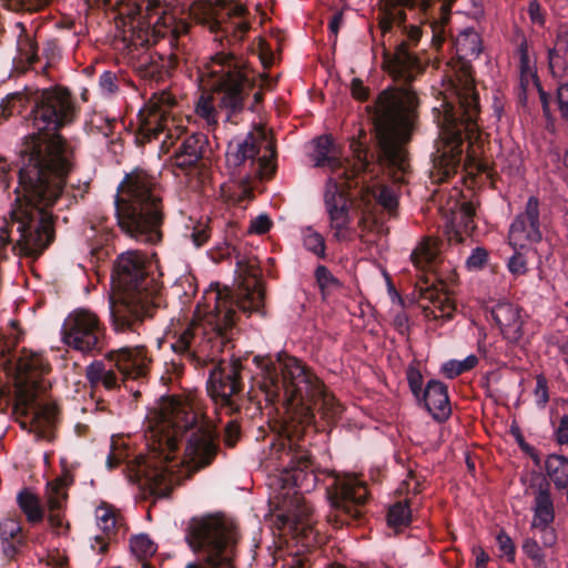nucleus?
<instances>
[{
  "label": "nucleus",
  "instance_id": "393cba45",
  "mask_svg": "<svg viewBox=\"0 0 568 568\" xmlns=\"http://www.w3.org/2000/svg\"><path fill=\"white\" fill-rule=\"evenodd\" d=\"M531 487H536L534 505L531 508V526H546L554 524L556 515L550 483L547 478L542 477L537 485L531 484Z\"/></svg>",
  "mask_w": 568,
  "mask_h": 568
},
{
  "label": "nucleus",
  "instance_id": "c85d7f7f",
  "mask_svg": "<svg viewBox=\"0 0 568 568\" xmlns=\"http://www.w3.org/2000/svg\"><path fill=\"white\" fill-rule=\"evenodd\" d=\"M16 28L19 30L17 37L18 54L14 58L16 65L17 68H21L22 71L29 68L36 70V64L40 62L38 43L33 36L28 32L23 23L18 22Z\"/></svg>",
  "mask_w": 568,
  "mask_h": 568
},
{
  "label": "nucleus",
  "instance_id": "aec40b11",
  "mask_svg": "<svg viewBox=\"0 0 568 568\" xmlns=\"http://www.w3.org/2000/svg\"><path fill=\"white\" fill-rule=\"evenodd\" d=\"M264 140V133H247L244 138H235L227 144L226 163L229 168H239L246 161L252 164L257 163V170L266 168L268 160L266 156H260L261 144Z\"/></svg>",
  "mask_w": 568,
  "mask_h": 568
},
{
  "label": "nucleus",
  "instance_id": "3c124183",
  "mask_svg": "<svg viewBox=\"0 0 568 568\" xmlns=\"http://www.w3.org/2000/svg\"><path fill=\"white\" fill-rule=\"evenodd\" d=\"M130 547L132 551L139 556H150L156 551L155 544L149 538L148 535L133 536L130 539Z\"/></svg>",
  "mask_w": 568,
  "mask_h": 568
},
{
  "label": "nucleus",
  "instance_id": "0e129e2a",
  "mask_svg": "<svg viewBox=\"0 0 568 568\" xmlns=\"http://www.w3.org/2000/svg\"><path fill=\"white\" fill-rule=\"evenodd\" d=\"M556 100L561 118L568 122V82L558 85Z\"/></svg>",
  "mask_w": 568,
  "mask_h": 568
},
{
  "label": "nucleus",
  "instance_id": "e2e57ef3",
  "mask_svg": "<svg viewBox=\"0 0 568 568\" xmlns=\"http://www.w3.org/2000/svg\"><path fill=\"white\" fill-rule=\"evenodd\" d=\"M536 404L539 407H545L549 400L547 379L542 375H538L535 388Z\"/></svg>",
  "mask_w": 568,
  "mask_h": 568
},
{
  "label": "nucleus",
  "instance_id": "5fc2aeb1",
  "mask_svg": "<svg viewBox=\"0 0 568 568\" xmlns=\"http://www.w3.org/2000/svg\"><path fill=\"white\" fill-rule=\"evenodd\" d=\"M488 251L485 247L477 246L471 250L470 255L466 258L465 266L468 271L483 270L488 262Z\"/></svg>",
  "mask_w": 568,
  "mask_h": 568
},
{
  "label": "nucleus",
  "instance_id": "b1692460",
  "mask_svg": "<svg viewBox=\"0 0 568 568\" xmlns=\"http://www.w3.org/2000/svg\"><path fill=\"white\" fill-rule=\"evenodd\" d=\"M95 516L102 535L94 537L92 549L98 554H104L108 550L109 541L116 538L123 527L122 517L114 507L109 505L98 507Z\"/></svg>",
  "mask_w": 568,
  "mask_h": 568
},
{
  "label": "nucleus",
  "instance_id": "de8ad7c7",
  "mask_svg": "<svg viewBox=\"0 0 568 568\" xmlns=\"http://www.w3.org/2000/svg\"><path fill=\"white\" fill-rule=\"evenodd\" d=\"M303 244L307 251L314 253L321 258H325V240L320 233L308 229L304 233Z\"/></svg>",
  "mask_w": 568,
  "mask_h": 568
},
{
  "label": "nucleus",
  "instance_id": "69168bd1",
  "mask_svg": "<svg viewBox=\"0 0 568 568\" xmlns=\"http://www.w3.org/2000/svg\"><path fill=\"white\" fill-rule=\"evenodd\" d=\"M272 220L266 214H261L253 219L250 224V232L255 234H265L267 233L272 227Z\"/></svg>",
  "mask_w": 568,
  "mask_h": 568
},
{
  "label": "nucleus",
  "instance_id": "79ce46f5",
  "mask_svg": "<svg viewBox=\"0 0 568 568\" xmlns=\"http://www.w3.org/2000/svg\"><path fill=\"white\" fill-rule=\"evenodd\" d=\"M455 1L456 0H432L429 18H432L435 23L445 26L450 19L452 7Z\"/></svg>",
  "mask_w": 568,
  "mask_h": 568
},
{
  "label": "nucleus",
  "instance_id": "4468645a",
  "mask_svg": "<svg viewBox=\"0 0 568 568\" xmlns=\"http://www.w3.org/2000/svg\"><path fill=\"white\" fill-rule=\"evenodd\" d=\"M357 175L348 176V179L336 180L329 178L326 182L324 193L325 211L329 219V226L334 231V237L337 241H346L349 237L352 224L351 209L353 201L348 194V189Z\"/></svg>",
  "mask_w": 568,
  "mask_h": 568
},
{
  "label": "nucleus",
  "instance_id": "4c0bfd02",
  "mask_svg": "<svg viewBox=\"0 0 568 568\" xmlns=\"http://www.w3.org/2000/svg\"><path fill=\"white\" fill-rule=\"evenodd\" d=\"M414 266L419 271H426L433 267L437 252L428 242L419 244L410 254Z\"/></svg>",
  "mask_w": 568,
  "mask_h": 568
},
{
  "label": "nucleus",
  "instance_id": "58836bf2",
  "mask_svg": "<svg viewBox=\"0 0 568 568\" xmlns=\"http://www.w3.org/2000/svg\"><path fill=\"white\" fill-rule=\"evenodd\" d=\"M314 276L323 298H326L331 292L342 287L341 281L325 265H318L315 268Z\"/></svg>",
  "mask_w": 568,
  "mask_h": 568
},
{
  "label": "nucleus",
  "instance_id": "c9c22d12",
  "mask_svg": "<svg viewBox=\"0 0 568 568\" xmlns=\"http://www.w3.org/2000/svg\"><path fill=\"white\" fill-rule=\"evenodd\" d=\"M412 510L408 500H399L389 506L387 511V524L394 529H402L409 526Z\"/></svg>",
  "mask_w": 568,
  "mask_h": 568
},
{
  "label": "nucleus",
  "instance_id": "dca6fc26",
  "mask_svg": "<svg viewBox=\"0 0 568 568\" xmlns=\"http://www.w3.org/2000/svg\"><path fill=\"white\" fill-rule=\"evenodd\" d=\"M51 371L49 362L41 355L23 352L18 359L16 377V398L18 405L30 407L36 403L42 388L41 377Z\"/></svg>",
  "mask_w": 568,
  "mask_h": 568
},
{
  "label": "nucleus",
  "instance_id": "423d86ee",
  "mask_svg": "<svg viewBox=\"0 0 568 568\" xmlns=\"http://www.w3.org/2000/svg\"><path fill=\"white\" fill-rule=\"evenodd\" d=\"M163 28L139 20L125 31L123 41L130 65L148 84H158L169 79L178 69L184 54L181 37L189 32V23L164 16Z\"/></svg>",
  "mask_w": 568,
  "mask_h": 568
},
{
  "label": "nucleus",
  "instance_id": "f8f14e48",
  "mask_svg": "<svg viewBox=\"0 0 568 568\" xmlns=\"http://www.w3.org/2000/svg\"><path fill=\"white\" fill-rule=\"evenodd\" d=\"M246 357L232 354L230 362L220 359L210 371L206 390L216 407L234 415L241 410V394L244 388L242 372Z\"/></svg>",
  "mask_w": 568,
  "mask_h": 568
},
{
  "label": "nucleus",
  "instance_id": "f3484780",
  "mask_svg": "<svg viewBox=\"0 0 568 568\" xmlns=\"http://www.w3.org/2000/svg\"><path fill=\"white\" fill-rule=\"evenodd\" d=\"M314 161L316 168H329L336 180L348 179L352 175H358L361 172L368 170L371 164L368 160V151L358 146L356 150L357 164L353 170H348L334 153V140L329 135H321L314 140Z\"/></svg>",
  "mask_w": 568,
  "mask_h": 568
},
{
  "label": "nucleus",
  "instance_id": "ddd939ff",
  "mask_svg": "<svg viewBox=\"0 0 568 568\" xmlns=\"http://www.w3.org/2000/svg\"><path fill=\"white\" fill-rule=\"evenodd\" d=\"M62 341L84 354H100L106 345L105 327L99 317L83 308L70 313L62 325Z\"/></svg>",
  "mask_w": 568,
  "mask_h": 568
},
{
  "label": "nucleus",
  "instance_id": "c756f323",
  "mask_svg": "<svg viewBox=\"0 0 568 568\" xmlns=\"http://www.w3.org/2000/svg\"><path fill=\"white\" fill-rule=\"evenodd\" d=\"M113 364L110 367L103 361H94L85 368V378L88 379L92 389L103 386L106 390H115L120 388L122 379L121 374L113 369Z\"/></svg>",
  "mask_w": 568,
  "mask_h": 568
},
{
  "label": "nucleus",
  "instance_id": "bf43d9fd",
  "mask_svg": "<svg viewBox=\"0 0 568 568\" xmlns=\"http://www.w3.org/2000/svg\"><path fill=\"white\" fill-rule=\"evenodd\" d=\"M190 237L195 247H201L205 245L211 237V229L206 223L200 222L194 225Z\"/></svg>",
  "mask_w": 568,
  "mask_h": 568
},
{
  "label": "nucleus",
  "instance_id": "473e14b6",
  "mask_svg": "<svg viewBox=\"0 0 568 568\" xmlns=\"http://www.w3.org/2000/svg\"><path fill=\"white\" fill-rule=\"evenodd\" d=\"M135 9L136 14L141 18H151L154 13L156 20L151 26H159L163 28V17L173 16L179 20L174 12L170 11V6L174 0H130Z\"/></svg>",
  "mask_w": 568,
  "mask_h": 568
},
{
  "label": "nucleus",
  "instance_id": "603ef678",
  "mask_svg": "<svg viewBox=\"0 0 568 568\" xmlns=\"http://www.w3.org/2000/svg\"><path fill=\"white\" fill-rule=\"evenodd\" d=\"M476 213V207L473 202L464 201L459 204V211L454 217L456 221L459 220V223L463 225L465 232H469L474 230V216Z\"/></svg>",
  "mask_w": 568,
  "mask_h": 568
},
{
  "label": "nucleus",
  "instance_id": "13d9d810",
  "mask_svg": "<svg viewBox=\"0 0 568 568\" xmlns=\"http://www.w3.org/2000/svg\"><path fill=\"white\" fill-rule=\"evenodd\" d=\"M406 377L408 382V386L413 395L417 400H420V395L423 394V375L418 368L410 365L406 371Z\"/></svg>",
  "mask_w": 568,
  "mask_h": 568
},
{
  "label": "nucleus",
  "instance_id": "f257e3e1",
  "mask_svg": "<svg viewBox=\"0 0 568 568\" xmlns=\"http://www.w3.org/2000/svg\"><path fill=\"white\" fill-rule=\"evenodd\" d=\"M253 362L260 369L261 387L270 398H280L288 409L298 410V420L292 418L285 423L283 432L272 443L268 463L280 473L283 496H290L288 509L302 523L312 516L313 508L303 497L318 484L325 485L331 510L327 521L334 528L361 525L365 518V505L368 490L364 481L355 476H341L334 470L316 466L310 453V443L305 438L307 427L321 414L326 422H334L343 412L342 405L327 392L323 382L296 357L278 355L273 362L270 357L254 356Z\"/></svg>",
  "mask_w": 568,
  "mask_h": 568
},
{
  "label": "nucleus",
  "instance_id": "a18cd8bd",
  "mask_svg": "<svg viewBox=\"0 0 568 568\" xmlns=\"http://www.w3.org/2000/svg\"><path fill=\"white\" fill-rule=\"evenodd\" d=\"M0 538L2 541L18 540V544H23L24 536L20 523L12 518H8L1 521Z\"/></svg>",
  "mask_w": 568,
  "mask_h": 568
},
{
  "label": "nucleus",
  "instance_id": "39448f33",
  "mask_svg": "<svg viewBox=\"0 0 568 568\" xmlns=\"http://www.w3.org/2000/svg\"><path fill=\"white\" fill-rule=\"evenodd\" d=\"M191 432L186 442L185 457L193 470H200L213 463L219 452V436L211 420L193 404L178 395L162 396L159 405L154 436L160 455L166 462L178 450L179 442Z\"/></svg>",
  "mask_w": 568,
  "mask_h": 568
},
{
  "label": "nucleus",
  "instance_id": "8fccbe9b",
  "mask_svg": "<svg viewBox=\"0 0 568 568\" xmlns=\"http://www.w3.org/2000/svg\"><path fill=\"white\" fill-rule=\"evenodd\" d=\"M42 57L47 62L41 67V71L47 73L48 69L61 58V47L58 39L51 38L43 43Z\"/></svg>",
  "mask_w": 568,
  "mask_h": 568
},
{
  "label": "nucleus",
  "instance_id": "49530a36",
  "mask_svg": "<svg viewBox=\"0 0 568 568\" xmlns=\"http://www.w3.org/2000/svg\"><path fill=\"white\" fill-rule=\"evenodd\" d=\"M47 499L49 510H63L68 499L67 490L57 484H47Z\"/></svg>",
  "mask_w": 568,
  "mask_h": 568
},
{
  "label": "nucleus",
  "instance_id": "72a5a7b5",
  "mask_svg": "<svg viewBox=\"0 0 568 568\" xmlns=\"http://www.w3.org/2000/svg\"><path fill=\"white\" fill-rule=\"evenodd\" d=\"M547 476L557 489L568 487V458L562 455L550 454L545 462Z\"/></svg>",
  "mask_w": 568,
  "mask_h": 568
},
{
  "label": "nucleus",
  "instance_id": "20e7f679",
  "mask_svg": "<svg viewBox=\"0 0 568 568\" xmlns=\"http://www.w3.org/2000/svg\"><path fill=\"white\" fill-rule=\"evenodd\" d=\"M479 94L474 80L468 75L454 84L450 94L433 108L439 134L436 152L432 154V174L438 182H445L457 173L466 150L465 144L469 149L479 141Z\"/></svg>",
  "mask_w": 568,
  "mask_h": 568
},
{
  "label": "nucleus",
  "instance_id": "09e8293b",
  "mask_svg": "<svg viewBox=\"0 0 568 568\" xmlns=\"http://www.w3.org/2000/svg\"><path fill=\"white\" fill-rule=\"evenodd\" d=\"M14 409L16 410H23V414L27 415L29 409H34L37 415L39 417H42L48 423H51L54 420L57 414H58V407L54 404H40L38 403V398L36 399V403L30 407H24L22 405H18V402L14 403Z\"/></svg>",
  "mask_w": 568,
  "mask_h": 568
},
{
  "label": "nucleus",
  "instance_id": "052dcab7",
  "mask_svg": "<svg viewBox=\"0 0 568 568\" xmlns=\"http://www.w3.org/2000/svg\"><path fill=\"white\" fill-rule=\"evenodd\" d=\"M48 520L57 534H65L70 529L69 523L63 520V510H49Z\"/></svg>",
  "mask_w": 568,
  "mask_h": 568
},
{
  "label": "nucleus",
  "instance_id": "9d476101",
  "mask_svg": "<svg viewBox=\"0 0 568 568\" xmlns=\"http://www.w3.org/2000/svg\"><path fill=\"white\" fill-rule=\"evenodd\" d=\"M189 546L199 557L186 568H234L236 527L219 518H205L192 524L185 536Z\"/></svg>",
  "mask_w": 568,
  "mask_h": 568
},
{
  "label": "nucleus",
  "instance_id": "6ab92c4d",
  "mask_svg": "<svg viewBox=\"0 0 568 568\" xmlns=\"http://www.w3.org/2000/svg\"><path fill=\"white\" fill-rule=\"evenodd\" d=\"M542 239L539 221V200L530 196L525 211L519 213L509 229V240L514 245L525 246V243H538Z\"/></svg>",
  "mask_w": 568,
  "mask_h": 568
},
{
  "label": "nucleus",
  "instance_id": "1a4fd4ad",
  "mask_svg": "<svg viewBox=\"0 0 568 568\" xmlns=\"http://www.w3.org/2000/svg\"><path fill=\"white\" fill-rule=\"evenodd\" d=\"M118 225L131 239L144 244L162 241L165 219L162 189L153 175L143 170L126 173L114 195Z\"/></svg>",
  "mask_w": 568,
  "mask_h": 568
},
{
  "label": "nucleus",
  "instance_id": "a19ab883",
  "mask_svg": "<svg viewBox=\"0 0 568 568\" xmlns=\"http://www.w3.org/2000/svg\"><path fill=\"white\" fill-rule=\"evenodd\" d=\"M239 308L244 313L264 314V293L261 290L247 291L244 298L237 302Z\"/></svg>",
  "mask_w": 568,
  "mask_h": 568
},
{
  "label": "nucleus",
  "instance_id": "bb28decb",
  "mask_svg": "<svg viewBox=\"0 0 568 568\" xmlns=\"http://www.w3.org/2000/svg\"><path fill=\"white\" fill-rule=\"evenodd\" d=\"M419 297L422 300H428L433 307L424 306L423 314L426 318L433 321H450L455 313V305L449 297L439 293L430 284L427 287L419 288Z\"/></svg>",
  "mask_w": 568,
  "mask_h": 568
},
{
  "label": "nucleus",
  "instance_id": "a878e982",
  "mask_svg": "<svg viewBox=\"0 0 568 568\" xmlns=\"http://www.w3.org/2000/svg\"><path fill=\"white\" fill-rule=\"evenodd\" d=\"M132 477L135 480L145 479L151 494L158 497H168L171 487L166 484V476L163 470L154 469L151 471L150 466L144 456L135 457L131 466Z\"/></svg>",
  "mask_w": 568,
  "mask_h": 568
},
{
  "label": "nucleus",
  "instance_id": "a211bd4d",
  "mask_svg": "<svg viewBox=\"0 0 568 568\" xmlns=\"http://www.w3.org/2000/svg\"><path fill=\"white\" fill-rule=\"evenodd\" d=\"M105 359L119 371L123 381L146 377L152 358L144 346H124L106 353Z\"/></svg>",
  "mask_w": 568,
  "mask_h": 568
},
{
  "label": "nucleus",
  "instance_id": "774afa93",
  "mask_svg": "<svg viewBox=\"0 0 568 568\" xmlns=\"http://www.w3.org/2000/svg\"><path fill=\"white\" fill-rule=\"evenodd\" d=\"M552 49H558L562 53L568 52V26L566 23H560L557 27L555 47Z\"/></svg>",
  "mask_w": 568,
  "mask_h": 568
},
{
  "label": "nucleus",
  "instance_id": "37998d69",
  "mask_svg": "<svg viewBox=\"0 0 568 568\" xmlns=\"http://www.w3.org/2000/svg\"><path fill=\"white\" fill-rule=\"evenodd\" d=\"M523 552L529 558L535 568H547L542 548L534 538H526L521 546Z\"/></svg>",
  "mask_w": 568,
  "mask_h": 568
},
{
  "label": "nucleus",
  "instance_id": "680f3d73",
  "mask_svg": "<svg viewBox=\"0 0 568 568\" xmlns=\"http://www.w3.org/2000/svg\"><path fill=\"white\" fill-rule=\"evenodd\" d=\"M241 437L240 424L232 419L225 425L224 429V442L229 447H234Z\"/></svg>",
  "mask_w": 568,
  "mask_h": 568
},
{
  "label": "nucleus",
  "instance_id": "5701e85b",
  "mask_svg": "<svg viewBox=\"0 0 568 568\" xmlns=\"http://www.w3.org/2000/svg\"><path fill=\"white\" fill-rule=\"evenodd\" d=\"M494 322L499 327L504 338L517 344L523 337V321L516 305L508 302H499L490 310Z\"/></svg>",
  "mask_w": 568,
  "mask_h": 568
},
{
  "label": "nucleus",
  "instance_id": "7c9ffc66",
  "mask_svg": "<svg viewBox=\"0 0 568 568\" xmlns=\"http://www.w3.org/2000/svg\"><path fill=\"white\" fill-rule=\"evenodd\" d=\"M209 256L214 263L235 257L236 273L243 276L255 277V264L242 257L237 247L227 241L212 247L209 251Z\"/></svg>",
  "mask_w": 568,
  "mask_h": 568
},
{
  "label": "nucleus",
  "instance_id": "0eeeda50",
  "mask_svg": "<svg viewBox=\"0 0 568 568\" xmlns=\"http://www.w3.org/2000/svg\"><path fill=\"white\" fill-rule=\"evenodd\" d=\"M112 281L121 291L119 303L111 305L113 329L139 334L143 322L163 306L162 285L150 274L145 256L138 251L118 256Z\"/></svg>",
  "mask_w": 568,
  "mask_h": 568
},
{
  "label": "nucleus",
  "instance_id": "6e6552de",
  "mask_svg": "<svg viewBox=\"0 0 568 568\" xmlns=\"http://www.w3.org/2000/svg\"><path fill=\"white\" fill-rule=\"evenodd\" d=\"M205 303L197 304L195 314L205 322L192 321L176 333L171 344L172 351L195 368L213 363L225 349L233 348L235 310L229 306L220 291H210L204 295Z\"/></svg>",
  "mask_w": 568,
  "mask_h": 568
},
{
  "label": "nucleus",
  "instance_id": "f03ea898",
  "mask_svg": "<svg viewBox=\"0 0 568 568\" xmlns=\"http://www.w3.org/2000/svg\"><path fill=\"white\" fill-rule=\"evenodd\" d=\"M78 112L75 99L67 88L34 89L32 109L23 118L38 133L24 139L10 230L0 231L1 245L11 244L18 256L37 261L55 240L57 217L50 207L62 196L77 201L88 192V183L67 185L73 170V152L58 133L75 121Z\"/></svg>",
  "mask_w": 568,
  "mask_h": 568
},
{
  "label": "nucleus",
  "instance_id": "864d4df0",
  "mask_svg": "<svg viewBox=\"0 0 568 568\" xmlns=\"http://www.w3.org/2000/svg\"><path fill=\"white\" fill-rule=\"evenodd\" d=\"M196 113L206 121L210 128H214L217 124L219 112L211 100L202 97L196 104Z\"/></svg>",
  "mask_w": 568,
  "mask_h": 568
},
{
  "label": "nucleus",
  "instance_id": "4d7b16f0",
  "mask_svg": "<svg viewBox=\"0 0 568 568\" xmlns=\"http://www.w3.org/2000/svg\"><path fill=\"white\" fill-rule=\"evenodd\" d=\"M496 542L500 554L506 557L507 561L514 562L516 547L510 536L506 531L500 530L496 536Z\"/></svg>",
  "mask_w": 568,
  "mask_h": 568
},
{
  "label": "nucleus",
  "instance_id": "cd10ccee",
  "mask_svg": "<svg viewBox=\"0 0 568 568\" xmlns=\"http://www.w3.org/2000/svg\"><path fill=\"white\" fill-rule=\"evenodd\" d=\"M225 10L229 18L239 19V21H232L225 27H220L227 43L234 45V43L243 41L251 30L250 23L244 20L247 9L242 3L230 0L225 6Z\"/></svg>",
  "mask_w": 568,
  "mask_h": 568
},
{
  "label": "nucleus",
  "instance_id": "338daca9",
  "mask_svg": "<svg viewBox=\"0 0 568 568\" xmlns=\"http://www.w3.org/2000/svg\"><path fill=\"white\" fill-rule=\"evenodd\" d=\"M507 266L509 272L514 275L525 274L527 272L526 257L521 253L515 252L509 258Z\"/></svg>",
  "mask_w": 568,
  "mask_h": 568
},
{
  "label": "nucleus",
  "instance_id": "2eb2a0df",
  "mask_svg": "<svg viewBox=\"0 0 568 568\" xmlns=\"http://www.w3.org/2000/svg\"><path fill=\"white\" fill-rule=\"evenodd\" d=\"M176 104L171 92L160 90L152 94L146 108L139 113L136 143L144 145L159 138L164 131H170V110Z\"/></svg>",
  "mask_w": 568,
  "mask_h": 568
},
{
  "label": "nucleus",
  "instance_id": "9b49d317",
  "mask_svg": "<svg viewBox=\"0 0 568 568\" xmlns=\"http://www.w3.org/2000/svg\"><path fill=\"white\" fill-rule=\"evenodd\" d=\"M243 67L234 50L216 52L209 65L214 100L219 108L226 110V121L232 123H236L233 118L243 110L252 87Z\"/></svg>",
  "mask_w": 568,
  "mask_h": 568
},
{
  "label": "nucleus",
  "instance_id": "c03bdc74",
  "mask_svg": "<svg viewBox=\"0 0 568 568\" xmlns=\"http://www.w3.org/2000/svg\"><path fill=\"white\" fill-rule=\"evenodd\" d=\"M548 63L552 77L562 78L568 71V52L562 53L558 49H549Z\"/></svg>",
  "mask_w": 568,
  "mask_h": 568
},
{
  "label": "nucleus",
  "instance_id": "412c9836",
  "mask_svg": "<svg viewBox=\"0 0 568 568\" xmlns=\"http://www.w3.org/2000/svg\"><path fill=\"white\" fill-rule=\"evenodd\" d=\"M417 402L427 409L435 420L439 423L448 419L452 414L448 389L440 381H428L423 394L420 395V400Z\"/></svg>",
  "mask_w": 568,
  "mask_h": 568
},
{
  "label": "nucleus",
  "instance_id": "e433bc0d",
  "mask_svg": "<svg viewBox=\"0 0 568 568\" xmlns=\"http://www.w3.org/2000/svg\"><path fill=\"white\" fill-rule=\"evenodd\" d=\"M17 500L29 523L37 524L43 519V509L41 508L36 495L28 490H23L18 495Z\"/></svg>",
  "mask_w": 568,
  "mask_h": 568
},
{
  "label": "nucleus",
  "instance_id": "2f4dec72",
  "mask_svg": "<svg viewBox=\"0 0 568 568\" xmlns=\"http://www.w3.org/2000/svg\"><path fill=\"white\" fill-rule=\"evenodd\" d=\"M33 92L34 89L26 88L8 94L0 103V118L6 120L14 114L22 115L27 110L29 113L33 104Z\"/></svg>",
  "mask_w": 568,
  "mask_h": 568
},
{
  "label": "nucleus",
  "instance_id": "7ed1b4c3",
  "mask_svg": "<svg viewBox=\"0 0 568 568\" xmlns=\"http://www.w3.org/2000/svg\"><path fill=\"white\" fill-rule=\"evenodd\" d=\"M383 3L378 24L383 33L394 24L403 39L394 51L384 50L383 68L396 83L382 90L373 104L366 106L377 140L379 159L402 170L406 160L405 144L410 140L418 120L419 98L413 83L426 71L427 63L412 50L422 37L418 26H406V9H418L429 17L432 0H379Z\"/></svg>",
  "mask_w": 568,
  "mask_h": 568
},
{
  "label": "nucleus",
  "instance_id": "6e6d98bb",
  "mask_svg": "<svg viewBox=\"0 0 568 568\" xmlns=\"http://www.w3.org/2000/svg\"><path fill=\"white\" fill-rule=\"evenodd\" d=\"M377 203L383 206L390 215L397 210L398 200L396 194L387 186H383L375 195Z\"/></svg>",
  "mask_w": 568,
  "mask_h": 568
},
{
  "label": "nucleus",
  "instance_id": "4be33fe9",
  "mask_svg": "<svg viewBox=\"0 0 568 568\" xmlns=\"http://www.w3.org/2000/svg\"><path fill=\"white\" fill-rule=\"evenodd\" d=\"M207 146L209 139L204 133H192L175 150L172 158L173 164L184 171L196 169L204 158Z\"/></svg>",
  "mask_w": 568,
  "mask_h": 568
},
{
  "label": "nucleus",
  "instance_id": "f704fd0d",
  "mask_svg": "<svg viewBox=\"0 0 568 568\" xmlns=\"http://www.w3.org/2000/svg\"><path fill=\"white\" fill-rule=\"evenodd\" d=\"M456 50L462 58H477L481 50V38L473 28L459 32L456 38Z\"/></svg>",
  "mask_w": 568,
  "mask_h": 568
},
{
  "label": "nucleus",
  "instance_id": "ea45409f",
  "mask_svg": "<svg viewBox=\"0 0 568 568\" xmlns=\"http://www.w3.org/2000/svg\"><path fill=\"white\" fill-rule=\"evenodd\" d=\"M478 364V358L475 355H468L464 361L450 359L442 366V373L447 378H455L470 369Z\"/></svg>",
  "mask_w": 568,
  "mask_h": 568
}]
</instances>
